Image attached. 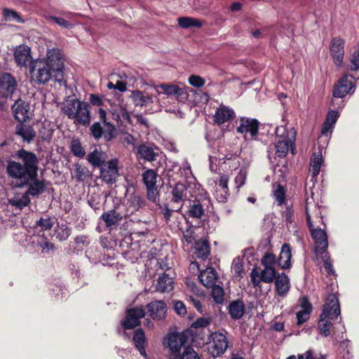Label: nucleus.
Segmentation results:
<instances>
[{"instance_id":"4be33fe9","label":"nucleus","mask_w":359,"mask_h":359,"mask_svg":"<svg viewBox=\"0 0 359 359\" xmlns=\"http://www.w3.org/2000/svg\"><path fill=\"white\" fill-rule=\"evenodd\" d=\"M15 134L20 137L22 142L30 143L33 141L36 135V131L33 127L29 124H26L25 122H19L15 130Z\"/></svg>"},{"instance_id":"0e129e2a","label":"nucleus","mask_w":359,"mask_h":359,"mask_svg":"<svg viewBox=\"0 0 359 359\" xmlns=\"http://www.w3.org/2000/svg\"><path fill=\"white\" fill-rule=\"evenodd\" d=\"M38 245L42 248L43 250L48 251L54 248V244L49 242L48 238L43 236L40 237L37 241Z\"/></svg>"},{"instance_id":"864d4df0","label":"nucleus","mask_w":359,"mask_h":359,"mask_svg":"<svg viewBox=\"0 0 359 359\" xmlns=\"http://www.w3.org/2000/svg\"><path fill=\"white\" fill-rule=\"evenodd\" d=\"M91 175L89 170L86 166L76 164L75 168V176L79 181H84Z\"/></svg>"},{"instance_id":"5fc2aeb1","label":"nucleus","mask_w":359,"mask_h":359,"mask_svg":"<svg viewBox=\"0 0 359 359\" xmlns=\"http://www.w3.org/2000/svg\"><path fill=\"white\" fill-rule=\"evenodd\" d=\"M275 263L276 255L273 252H266L261 259V264L264 267H274L273 265Z\"/></svg>"},{"instance_id":"b1692460","label":"nucleus","mask_w":359,"mask_h":359,"mask_svg":"<svg viewBox=\"0 0 359 359\" xmlns=\"http://www.w3.org/2000/svg\"><path fill=\"white\" fill-rule=\"evenodd\" d=\"M90 243V241L88 236H76L74 238V241L69 243L67 254L70 255H78L83 250L85 247H88Z\"/></svg>"},{"instance_id":"7ed1b4c3","label":"nucleus","mask_w":359,"mask_h":359,"mask_svg":"<svg viewBox=\"0 0 359 359\" xmlns=\"http://www.w3.org/2000/svg\"><path fill=\"white\" fill-rule=\"evenodd\" d=\"M340 313L338 297L334 294H330L326 298L318 322V328L322 335L327 337L330 334V320L337 319Z\"/></svg>"},{"instance_id":"c9c22d12","label":"nucleus","mask_w":359,"mask_h":359,"mask_svg":"<svg viewBox=\"0 0 359 359\" xmlns=\"http://www.w3.org/2000/svg\"><path fill=\"white\" fill-rule=\"evenodd\" d=\"M55 217L46 215L45 217H41L39 220L35 222L34 228H40V231H44L51 229L55 224Z\"/></svg>"},{"instance_id":"f03ea898","label":"nucleus","mask_w":359,"mask_h":359,"mask_svg":"<svg viewBox=\"0 0 359 359\" xmlns=\"http://www.w3.org/2000/svg\"><path fill=\"white\" fill-rule=\"evenodd\" d=\"M89 102H82L77 98L69 99V97L61 109L68 118L74 120V123L87 127L91 121L90 104L97 107L104 105L102 97L98 94H90Z\"/></svg>"},{"instance_id":"2eb2a0df","label":"nucleus","mask_w":359,"mask_h":359,"mask_svg":"<svg viewBox=\"0 0 359 359\" xmlns=\"http://www.w3.org/2000/svg\"><path fill=\"white\" fill-rule=\"evenodd\" d=\"M118 161L116 158L106 162L100 168V177L107 184H114L118 177Z\"/></svg>"},{"instance_id":"5701e85b","label":"nucleus","mask_w":359,"mask_h":359,"mask_svg":"<svg viewBox=\"0 0 359 359\" xmlns=\"http://www.w3.org/2000/svg\"><path fill=\"white\" fill-rule=\"evenodd\" d=\"M14 59L19 67H26L32 58L31 49L25 44L18 46L14 51Z\"/></svg>"},{"instance_id":"423d86ee","label":"nucleus","mask_w":359,"mask_h":359,"mask_svg":"<svg viewBox=\"0 0 359 359\" xmlns=\"http://www.w3.org/2000/svg\"><path fill=\"white\" fill-rule=\"evenodd\" d=\"M52 69L46 62L39 60L31 66L29 72L32 79L35 83L40 85L45 84L51 79L55 81L56 73L53 72Z\"/></svg>"},{"instance_id":"c756f323","label":"nucleus","mask_w":359,"mask_h":359,"mask_svg":"<svg viewBox=\"0 0 359 359\" xmlns=\"http://www.w3.org/2000/svg\"><path fill=\"white\" fill-rule=\"evenodd\" d=\"M133 341L135 347L139 351L140 354L146 357L147 353L145 347L147 342L145 333L142 328H138L135 331L133 337Z\"/></svg>"},{"instance_id":"e2e57ef3","label":"nucleus","mask_w":359,"mask_h":359,"mask_svg":"<svg viewBox=\"0 0 359 359\" xmlns=\"http://www.w3.org/2000/svg\"><path fill=\"white\" fill-rule=\"evenodd\" d=\"M251 283L254 287H260V283L262 281L261 280V276H259V272L257 270L256 268L253 269L251 273Z\"/></svg>"},{"instance_id":"338daca9","label":"nucleus","mask_w":359,"mask_h":359,"mask_svg":"<svg viewBox=\"0 0 359 359\" xmlns=\"http://www.w3.org/2000/svg\"><path fill=\"white\" fill-rule=\"evenodd\" d=\"M194 231L191 224L189 225L183 231V237L187 243H191L194 240Z\"/></svg>"},{"instance_id":"c03bdc74","label":"nucleus","mask_w":359,"mask_h":359,"mask_svg":"<svg viewBox=\"0 0 359 359\" xmlns=\"http://www.w3.org/2000/svg\"><path fill=\"white\" fill-rule=\"evenodd\" d=\"M90 133L95 140L99 141L102 137L104 138L106 128L104 129L100 122H95L90 126Z\"/></svg>"},{"instance_id":"58836bf2","label":"nucleus","mask_w":359,"mask_h":359,"mask_svg":"<svg viewBox=\"0 0 359 359\" xmlns=\"http://www.w3.org/2000/svg\"><path fill=\"white\" fill-rule=\"evenodd\" d=\"M158 88L163 90V93L169 96L180 97L184 94L183 89L177 85L162 83L158 86Z\"/></svg>"},{"instance_id":"4468645a","label":"nucleus","mask_w":359,"mask_h":359,"mask_svg":"<svg viewBox=\"0 0 359 359\" xmlns=\"http://www.w3.org/2000/svg\"><path fill=\"white\" fill-rule=\"evenodd\" d=\"M353 80L354 77L352 75L344 74L334 84L332 93L333 97L343 98L346 95L351 93L352 90H354Z\"/></svg>"},{"instance_id":"603ef678","label":"nucleus","mask_w":359,"mask_h":359,"mask_svg":"<svg viewBox=\"0 0 359 359\" xmlns=\"http://www.w3.org/2000/svg\"><path fill=\"white\" fill-rule=\"evenodd\" d=\"M72 233V228L67 224H62L56 232V238L60 241H66Z\"/></svg>"},{"instance_id":"20e7f679","label":"nucleus","mask_w":359,"mask_h":359,"mask_svg":"<svg viewBox=\"0 0 359 359\" xmlns=\"http://www.w3.org/2000/svg\"><path fill=\"white\" fill-rule=\"evenodd\" d=\"M276 137L275 143L276 155L279 158H284L291 148L293 154V145L295 143L297 132L294 128H287L285 126H279L276 130Z\"/></svg>"},{"instance_id":"f3484780","label":"nucleus","mask_w":359,"mask_h":359,"mask_svg":"<svg viewBox=\"0 0 359 359\" xmlns=\"http://www.w3.org/2000/svg\"><path fill=\"white\" fill-rule=\"evenodd\" d=\"M18 83L15 78L10 73L0 75V95L3 97L11 96L15 91Z\"/></svg>"},{"instance_id":"13d9d810","label":"nucleus","mask_w":359,"mask_h":359,"mask_svg":"<svg viewBox=\"0 0 359 359\" xmlns=\"http://www.w3.org/2000/svg\"><path fill=\"white\" fill-rule=\"evenodd\" d=\"M247 177V172L245 170L241 169L236 177H235L234 182L236 185V188L239 189L243 185L245 184Z\"/></svg>"},{"instance_id":"393cba45","label":"nucleus","mask_w":359,"mask_h":359,"mask_svg":"<svg viewBox=\"0 0 359 359\" xmlns=\"http://www.w3.org/2000/svg\"><path fill=\"white\" fill-rule=\"evenodd\" d=\"M276 292L279 297L285 296L290 289V281L285 273H277L274 279Z\"/></svg>"},{"instance_id":"473e14b6","label":"nucleus","mask_w":359,"mask_h":359,"mask_svg":"<svg viewBox=\"0 0 359 359\" xmlns=\"http://www.w3.org/2000/svg\"><path fill=\"white\" fill-rule=\"evenodd\" d=\"M228 310L231 318L238 320L243 316L245 307L242 299H236L229 303Z\"/></svg>"},{"instance_id":"7c9ffc66","label":"nucleus","mask_w":359,"mask_h":359,"mask_svg":"<svg viewBox=\"0 0 359 359\" xmlns=\"http://www.w3.org/2000/svg\"><path fill=\"white\" fill-rule=\"evenodd\" d=\"M173 283L172 278L165 273H163L156 280L155 284L156 291L161 293L170 292L173 289Z\"/></svg>"},{"instance_id":"680f3d73","label":"nucleus","mask_w":359,"mask_h":359,"mask_svg":"<svg viewBox=\"0 0 359 359\" xmlns=\"http://www.w3.org/2000/svg\"><path fill=\"white\" fill-rule=\"evenodd\" d=\"M229 180V176L226 174H222L220 175L218 182L219 187L221 188V190L223 192H225L226 194L229 192V189L228 187Z\"/></svg>"},{"instance_id":"37998d69","label":"nucleus","mask_w":359,"mask_h":359,"mask_svg":"<svg viewBox=\"0 0 359 359\" xmlns=\"http://www.w3.org/2000/svg\"><path fill=\"white\" fill-rule=\"evenodd\" d=\"M170 359H201L198 353L191 346L184 348L183 352L176 355L170 356Z\"/></svg>"},{"instance_id":"412c9836","label":"nucleus","mask_w":359,"mask_h":359,"mask_svg":"<svg viewBox=\"0 0 359 359\" xmlns=\"http://www.w3.org/2000/svg\"><path fill=\"white\" fill-rule=\"evenodd\" d=\"M330 50L334 64L341 66L344 55V41L339 37L333 38L330 42Z\"/></svg>"},{"instance_id":"6e6d98bb","label":"nucleus","mask_w":359,"mask_h":359,"mask_svg":"<svg viewBox=\"0 0 359 359\" xmlns=\"http://www.w3.org/2000/svg\"><path fill=\"white\" fill-rule=\"evenodd\" d=\"M212 319L210 318L201 317L191 324V328L198 329V328H205L210 325Z\"/></svg>"},{"instance_id":"8fccbe9b","label":"nucleus","mask_w":359,"mask_h":359,"mask_svg":"<svg viewBox=\"0 0 359 359\" xmlns=\"http://www.w3.org/2000/svg\"><path fill=\"white\" fill-rule=\"evenodd\" d=\"M212 288L211 291V297L214 299V301L218 304H222L224 302V292L222 287H220L217 285H214L210 287Z\"/></svg>"},{"instance_id":"4d7b16f0","label":"nucleus","mask_w":359,"mask_h":359,"mask_svg":"<svg viewBox=\"0 0 359 359\" xmlns=\"http://www.w3.org/2000/svg\"><path fill=\"white\" fill-rule=\"evenodd\" d=\"M351 65L348 69L351 71H356L359 69V50L353 52L351 56Z\"/></svg>"},{"instance_id":"4c0bfd02","label":"nucleus","mask_w":359,"mask_h":359,"mask_svg":"<svg viewBox=\"0 0 359 359\" xmlns=\"http://www.w3.org/2000/svg\"><path fill=\"white\" fill-rule=\"evenodd\" d=\"M87 160L95 168H101L105 163L102 153L97 149L88 154Z\"/></svg>"},{"instance_id":"f8f14e48","label":"nucleus","mask_w":359,"mask_h":359,"mask_svg":"<svg viewBox=\"0 0 359 359\" xmlns=\"http://www.w3.org/2000/svg\"><path fill=\"white\" fill-rule=\"evenodd\" d=\"M171 188V202L177 205L178 210L177 211L182 208L186 201H189L194 196V194H191V191L189 190V188H191V187L185 183H176Z\"/></svg>"},{"instance_id":"c85d7f7f","label":"nucleus","mask_w":359,"mask_h":359,"mask_svg":"<svg viewBox=\"0 0 359 359\" xmlns=\"http://www.w3.org/2000/svg\"><path fill=\"white\" fill-rule=\"evenodd\" d=\"M292 249L289 243H284L278 259L279 266L283 269L291 267Z\"/></svg>"},{"instance_id":"79ce46f5","label":"nucleus","mask_w":359,"mask_h":359,"mask_svg":"<svg viewBox=\"0 0 359 359\" xmlns=\"http://www.w3.org/2000/svg\"><path fill=\"white\" fill-rule=\"evenodd\" d=\"M178 25L184 29L189 27H202V22L200 20L190 18V17H181L178 18Z\"/></svg>"},{"instance_id":"f257e3e1","label":"nucleus","mask_w":359,"mask_h":359,"mask_svg":"<svg viewBox=\"0 0 359 359\" xmlns=\"http://www.w3.org/2000/svg\"><path fill=\"white\" fill-rule=\"evenodd\" d=\"M16 158L20 161L8 160L6 172L8 177L15 182L18 188L27 187L26 192L17 194L9 200V203L19 210L30 203L29 196H38L46 190L45 180L38 178L39 160L36 154L23 148L15 152Z\"/></svg>"},{"instance_id":"cd10ccee","label":"nucleus","mask_w":359,"mask_h":359,"mask_svg":"<svg viewBox=\"0 0 359 359\" xmlns=\"http://www.w3.org/2000/svg\"><path fill=\"white\" fill-rule=\"evenodd\" d=\"M130 97L135 106L143 107L154 102L152 95L145 90H133Z\"/></svg>"},{"instance_id":"f704fd0d","label":"nucleus","mask_w":359,"mask_h":359,"mask_svg":"<svg viewBox=\"0 0 359 359\" xmlns=\"http://www.w3.org/2000/svg\"><path fill=\"white\" fill-rule=\"evenodd\" d=\"M137 154L140 158H142L147 161H153L156 160V158L158 155V153L155 152L152 147H148L144 144H142L137 147Z\"/></svg>"},{"instance_id":"aec40b11","label":"nucleus","mask_w":359,"mask_h":359,"mask_svg":"<svg viewBox=\"0 0 359 359\" xmlns=\"http://www.w3.org/2000/svg\"><path fill=\"white\" fill-rule=\"evenodd\" d=\"M14 118L18 122H27L30 120L29 104L22 99H18L12 105Z\"/></svg>"},{"instance_id":"39448f33","label":"nucleus","mask_w":359,"mask_h":359,"mask_svg":"<svg viewBox=\"0 0 359 359\" xmlns=\"http://www.w3.org/2000/svg\"><path fill=\"white\" fill-rule=\"evenodd\" d=\"M198 194H194V198L189 200L187 215L191 218L201 219L205 215L204 207L208 205L210 200L207 191L203 189H198Z\"/></svg>"},{"instance_id":"1a4fd4ad","label":"nucleus","mask_w":359,"mask_h":359,"mask_svg":"<svg viewBox=\"0 0 359 359\" xmlns=\"http://www.w3.org/2000/svg\"><path fill=\"white\" fill-rule=\"evenodd\" d=\"M236 123L238 124L236 132L244 135L245 139L246 135L249 133L252 140H259L258 133L260 123L257 119L243 116L236 121Z\"/></svg>"},{"instance_id":"ea45409f","label":"nucleus","mask_w":359,"mask_h":359,"mask_svg":"<svg viewBox=\"0 0 359 359\" xmlns=\"http://www.w3.org/2000/svg\"><path fill=\"white\" fill-rule=\"evenodd\" d=\"M273 196L278 206L288 204L286 201V190L283 185L280 184L277 185L276 188L273 191Z\"/></svg>"},{"instance_id":"de8ad7c7","label":"nucleus","mask_w":359,"mask_h":359,"mask_svg":"<svg viewBox=\"0 0 359 359\" xmlns=\"http://www.w3.org/2000/svg\"><path fill=\"white\" fill-rule=\"evenodd\" d=\"M70 149L74 156L79 158H83L86 155V151L79 139H74L72 141Z\"/></svg>"},{"instance_id":"bf43d9fd","label":"nucleus","mask_w":359,"mask_h":359,"mask_svg":"<svg viewBox=\"0 0 359 359\" xmlns=\"http://www.w3.org/2000/svg\"><path fill=\"white\" fill-rule=\"evenodd\" d=\"M147 198L151 201L156 202L159 196L157 186L147 187Z\"/></svg>"},{"instance_id":"a19ab883","label":"nucleus","mask_w":359,"mask_h":359,"mask_svg":"<svg viewBox=\"0 0 359 359\" xmlns=\"http://www.w3.org/2000/svg\"><path fill=\"white\" fill-rule=\"evenodd\" d=\"M158 177L157 172L153 169H148L142 174V181L146 187L156 186Z\"/></svg>"},{"instance_id":"2f4dec72","label":"nucleus","mask_w":359,"mask_h":359,"mask_svg":"<svg viewBox=\"0 0 359 359\" xmlns=\"http://www.w3.org/2000/svg\"><path fill=\"white\" fill-rule=\"evenodd\" d=\"M195 254L198 259L205 260L210 253V243L207 239H199L195 241Z\"/></svg>"},{"instance_id":"09e8293b","label":"nucleus","mask_w":359,"mask_h":359,"mask_svg":"<svg viewBox=\"0 0 359 359\" xmlns=\"http://www.w3.org/2000/svg\"><path fill=\"white\" fill-rule=\"evenodd\" d=\"M322 161L323 159L321 155H314V156L311 158L309 170L313 177H316L319 174Z\"/></svg>"},{"instance_id":"6ab92c4d","label":"nucleus","mask_w":359,"mask_h":359,"mask_svg":"<svg viewBox=\"0 0 359 359\" xmlns=\"http://www.w3.org/2000/svg\"><path fill=\"white\" fill-rule=\"evenodd\" d=\"M144 204V199L140 195L133 193L128 196L126 203L120 205L123 210V213L127 217L132 215Z\"/></svg>"},{"instance_id":"052dcab7","label":"nucleus","mask_w":359,"mask_h":359,"mask_svg":"<svg viewBox=\"0 0 359 359\" xmlns=\"http://www.w3.org/2000/svg\"><path fill=\"white\" fill-rule=\"evenodd\" d=\"M189 83L194 87L201 88L204 86L205 80L200 76L191 75L189 78Z\"/></svg>"},{"instance_id":"dca6fc26","label":"nucleus","mask_w":359,"mask_h":359,"mask_svg":"<svg viewBox=\"0 0 359 359\" xmlns=\"http://www.w3.org/2000/svg\"><path fill=\"white\" fill-rule=\"evenodd\" d=\"M147 313L154 320H162L166 317L168 306L163 300L151 301L147 304Z\"/></svg>"},{"instance_id":"a878e982","label":"nucleus","mask_w":359,"mask_h":359,"mask_svg":"<svg viewBox=\"0 0 359 359\" xmlns=\"http://www.w3.org/2000/svg\"><path fill=\"white\" fill-rule=\"evenodd\" d=\"M98 114L100 121L106 127V134L104 135V140L105 142H110L112 140L115 139L117 136L116 127L112 123L107 121V112L104 109L100 108L98 109Z\"/></svg>"},{"instance_id":"ddd939ff","label":"nucleus","mask_w":359,"mask_h":359,"mask_svg":"<svg viewBox=\"0 0 359 359\" xmlns=\"http://www.w3.org/2000/svg\"><path fill=\"white\" fill-rule=\"evenodd\" d=\"M189 331L173 332L168 335L167 345L170 351V356L180 353L182 346L188 343Z\"/></svg>"},{"instance_id":"a211bd4d","label":"nucleus","mask_w":359,"mask_h":359,"mask_svg":"<svg viewBox=\"0 0 359 359\" xmlns=\"http://www.w3.org/2000/svg\"><path fill=\"white\" fill-rule=\"evenodd\" d=\"M310 233L315 243L316 253L318 255L325 254L328 248V239L325 231L320 228H316Z\"/></svg>"},{"instance_id":"774afa93","label":"nucleus","mask_w":359,"mask_h":359,"mask_svg":"<svg viewBox=\"0 0 359 359\" xmlns=\"http://www.w3.org/2000/svg\"><path fill=\"white\" fill-rule=\"evenodd\" d=\"M286 359H316L313 352L311 350H308L305 353L298 354L297 356L294 355H290Z\"/></svg>"},{"instance_id":"bb28decb","label":"nucleus","mask_w":359,"mask_h":359,"mask_svg":"<svg viewBox=\"0 0 359 359\" xmlns=\"http://www.w3.org/2000/svg\"><path fill=\"white\" fill-rule=\"evenodd\" d=\"M236 116L235 112L232 109L222 105L217 109L214 116V120L218 125H222L229 121H231Z\"/></svg>"},{"instance_id":"6e6552de","label":"nucleus","mask_w":359,"mask_h":359,"mask_svg":"<svg viewBox=\"0 0 359 359\" xmlns=\"http://www.w3.org/2000/svg\"><path fill=\"white\" fill-rule=\"evenodd\" d=\"M123 218H127L123 213L120 205L114 206V208L104 212L99 219L104 222L105 229L108 231H112L117 228Z\"/></svg>"},{"instance_id":"a18cd8bd","label":"nucleus","mask_w":359,"mask_h":359,"mask_svg":"<svg viewBox=\"0 0 359 359\" xmlns=\"http://www.w3.org/2000/svg\"><path fill=\"white\" fill-rule=\"evenodd\" d=\"M278 273L276 272L274 267H264V269L259 273V276H261V280L262 282L266 283H272Z\"/></svg>"},{"instance_id":"0eeeda50","label":"nucleus","mask_w":359,"mask_h":359,"mask_svg":"<svg viewBox=\"0 0 359 359\" xmlns=\"http://www.w3.org/2000/svg\"><path fill=\"white\" fill-rule=\"evenodd\" d=\"M41 61L46 62L53 69L52 71L56 73L55 81L61 83L64 81V63L58 48L48 50L46 58Z\"/></svg>"},{"instance_id":"69168bd1","label":"nucleus","mask_w":359,"mask_h":359,"mask_svg":"<svg viewBox=\"0 0 359 359\" xmlns=\"http://www.w3.org/2000/svg\"><path fill=\"white\" fill-rule=\"evenodd\" d=\"M175 311L181 316H184L187 313V307L182 301H176L173 306Z\"/></svg>"},{"instance_id":"49530a36","label":"nucleus","mask_w":359,"mask_h":359,"mask_svg":"<svg viewBox=\"0 0 359 359\" xmlns=\"http://www.w3.org/2000/svg\"><path fill=\"white\" fill-rule=\"evenodd\" d=\"M3 15L7 21H15L20 23L24 22V20L22 18L20 15L13 9L4 8Z\"/></svg>"},{"instance_id":"3c124183","label":"nucleus","mask_w":359,"mask_h":359,"mask_svg":"<svg viewBox=\"0 0 359 359\" xmlns=\"http://www.w3.org/2000/svg\"><path fill=\"white\" fill-rule=\"evenodd\" d=\"M282 217L285 219V224L288 226L294 223V215L292 204L286 205L285 210L281 212Z\"/></svg>"},{"instance_id":"9b49d317","label":"nucleus","mask_w":359,"mask_h":359,"mask_svg":"<svg viewBox=\"0 0 359 359\" xmlns=\"http://www.w3.org/2000/svg\"><path fill=\"white\" fill-rule=\"evenodd\" d=\"M146 315L145 310L142 306H135L128 309L126 312V316L121 322V325L124 330H133L141 325L140 320L144 318Z\"/></svg>"},{"instance_id":"9d476101","label":"nucleus","mask_w":359,"mask_h":359,"mask_svg":"<svg viewBox=\"0 0 359 359\" xmlns=\"http://www.w3.org/2000/svg\"><path fill=\"white\" fill-rule=\"evenodd\" d=\"M226 336L220 332H212L210 335L209 353L214 357H219L225 353L228 347Z\"/></svg>"},{"instance_id":"72a5a7b5","label":"nucleus","mask_w":359,"mask_h":359,"mask_svg":"<svg viewBox=\"0 0 359 359\" xmlns=\"http://www.w3.org/2000/svg\"><path fill=\"white\" fill-rule=\"evenodd\" d=\"M198 279L204 286L210 287L215 285L217 273L213 268L209 267L201 272Z\"/></svg>"},{"instance_id":"e433bc0d","label":"nucleus","mask_w":359,"mask_h":359,"mask_svg":"<svg viewBox=\"0 0 359 359\" xmlns=\"http://www.w3.org/2000/svg\"><path fill=\"white\" fill-rule=\"evenodd\" d=\"M339 114L335 110H332L328 112L326 116L325 121H324L322 128L321 133L326 134L332 126L337 122Z\"/></svg>"}]
</instances>
